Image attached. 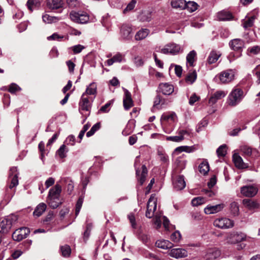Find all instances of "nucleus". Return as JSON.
I'll return each mask as SVG.
<instances>
[{"mask_svg": "<svg viewBox=\"0 0 260 260\" xmlns=\"http://www.w3.org/2000/svg\"><path fill=\"white\" fill-rule=\"evenodd\" d=\"M243 91L240 88H235L232 90L228 96V103L231 106H236L243 98Z\"/></svg>", "mask_w": 260, "mask_h": 260, "instance_id": "f257e3e1", "label": "nucleus"}, {"mask_svg": "<svg viewBox=\"0 0 260 260\" xmlns=\"http://www.w3.org/2000/svg\"><path fill=\"white\" fill-rule=\"evenodd\" d=\"M235 72L232 70H227L217 75L214 80L220 83L226 84L234 80Z\"/></svg>", "mask_w": 260, "mask_h": 260, "instance_id": "f03ea898", "label": "nucleus"}, {"mask_svg": "<svg viewBox=\"0 0 260 260\" xmlns=\"http://www.w3.org/2000/svg\"><path fill=\"white\" fill-rule=\"evenodd\" d=\"M183 51V49L179 45L174 43H170L166 45L163 48L161 49L160 52L162 53L172 55H176Z\"/></svg>", "mask_w": 260, "mask_h": 260, "instance_id": "7ed1b4c3", "label": "nucleus"}, {"mask_svg": "<svg viewBox=\"0 0 260 260\" xmlns=\"http://www.w3.org/2000/svg\"><path fill=\"white\" fill-rule=\"evenodd\" d=\"M92 101V98L86 96L85 94H82L79 103V111L89 112Z\"/></svg>", "mask_w": 260, "mask_h": 260, "instance_id": "20e7f679", "label": "nucleus"}, {"mask_svg": "<svg viewBox=\"0 0 260 260\" xmlns=\"http://www.w3.org/2000/svg\"><path fill=\"white\" fill-rule=\"evenodd\" d=\"M214 225L221 229H230L234 226V222L229 218L222 217L216 219L214 221Z\"/></svg>", "mask_w": 260, "mask_h": 260, "instance_id": "39448f33", "label": "nucleus"}, {"mask_svg": "<svg viewBox=\"0 0 260 260\" xmlns=\"http://www.w3.org/2000/svg\"><path fill=\"white\" fill-rule=\"evenodd\" d=\"M156 207L157 200L153 194H151L147 203L146 216L149 218H152L154 216Z\"/></svg>", "mask_w": 260, "mask_h": 260, "instance_id": "423d86ee", "label": "nucleus"}, {"mask_svg": "<svg viewBox=\"0 0 260 260\" xmlns=\"http://www.w3.org/2000/svg\"><path fill=\"white\" fill-rule=\"evenodd\" d=\"M71 19L75 22L79 23H86L89 21V16L85 13H78L72 11L70 12Z\"/></svg>", "mask_w": 260, "mask_h": 260, "instance_id": "0eeeda50", "label": "nucleus"}, {"mask_svg": "<svg viewBox=\"0 0 260 260\" xmlns=\"http://www.w3.org/2000/svg\"><path fill=\"white\" fill-rule=\"evenodd\" d=\"M18 175L19 172L17 167H13L10 169L9 178V180L10 182V184L9 185L10 189H12L18 185Z\"/></svg>", "mask_w": 260, "mask_h": 260, "instance_id": "6e6552de", "label": "nucleus"}, {"mask_svg": "<svg viewBox=\"0 0 260 260\" xmlns=\"http://www.w3.org/2000/svg\"><path fill=\"white\" fill-rule=\"evenodd\" d=\"M246 237L244 233L233 232L228 235L226 240L228 243L235 244L245 240Z\"/></svg>", "mask_w": 260, "mask_h": 260, "instance_id": "1a4fd4ad", "label": "nucleus"}, {"mask_svg": "<svg viewBox=\"0 0 260 260\" xmlns=\"http://www.w3.org/2000/svg\"><path fill=\"white\" fill-rule=\"evenodd\" d=\"M29 230L25 227L21 228L16 230L12 234V238L14 241H20L27 237L29 234Z\"/></svg>", "mask_w": 260, "mask_h": 260, "instance_id": "9d476101", "label": "nucleus"}, {"mask_svg": "<svg viewBox=\"0 0 260 260\" xmlns=\"http://www.w3.org/2000/svg\"><path fill=\"white\" fill-rule=\"evenodd\" d=\"M135 167L137 179L140 185H142L145 181L147 175L148 171L147 168L145 165H143L141 168L142 170H139V168L137 167V162L136 161L135 163Z\"/></svg>", "mask_w": 260, "mask_h": 260, "instance_id": "9b49d317", "label": "nucleus"}, {"mask_svg": "<svg viewBox=\"0 0 260 260\" xmlns=\"http://www.w3.org/2000/svg\"><path fill=\"white\" fill-rule=\"evenodd\" d=\"M229 45L233 50L238 52L239 54L237 55V57L241 55L242 50L244 47V42L243 40L239 39H233L230 41Z\"/></svg>", "mask_w": 260, "mask_h": 260, "instance_id": "f8f14e48", "label": "nucleus"}, {"mask_svg": "<svg viewBox=\"0 0 260 260\" xmlns=\"http://www.w3.org/2000/svg\"><path fill=\"white\" fill-rule=\"evenodd\" d=\"M173 185L174 189L177 191L184 189L186 186L184 176L183 175H178L173 178Z\"/></svg>", "mask_w": 260, "mask_h": 260, "instance_id": "ddd939ff", "label": "nucleus"}, {"mask_svg": "<svg viewBox=\"0 0 260 260\" xmlns=\"http://www.w3.org/2000/svg\"><path fill=\"white\" fill-rule=\"evenodd\" d=\"M258 189L254 185H246L241 188V193L247 197H253L256 195Z\"/></svg>", "mask_w": 260, "mask_h": 260, "instance_id": "4468645a", "label": "nucleus"}, {"mask_svg": "<svg viewBox=\"0 0 260 260\" xmlns=\"http://www.w3.org/2000/svg\"><path fill=\"white\" fill-rule=\"evenodd\" d=\"M178 136L167 137V141H173L175 142H180L184 139V136H190L189 131L185 129L179 130L178 132Z\"/></svg>", "mask_w": 260, "mask_h": 260, "instance_id": "2eb2a0df", "label": "nucleus"}, {"mask_svg": "<svg viewBox=\"0 0 260 260\" xmlns=\"http://www.w3.org/2000/svg\"><path fill=\"white\" fill-rule=\"evenodd\" d=\"M169 255L172 257L178 259L186 257L187 252L184 249L174 248L170 250Z\"/></svg>", "mask_w": 260, "mask_h": 260, "instance_id": "dca6fc26", "label": "nucleus"}, {"mask_svg": "<svg viewBox=\"0 0 260 260\" xmlns=\"http://www.w3.org/2000/svg\"><path fill=\"white\" fill-rule=\"evenodd\" d=\"M174 90L173 85L168 83H160L158 86V91L165 95H170Z\"/></svg>", "mask_w": 260, "mask_h": 260, "instance_id": "f3484780", "label": "nucleus"}, {"mask_svg": "<svg viewBox=\"0 0 260 260\" xmlns=\"http://www.w3.org/2000/svg\"><path fill=\"white\" fill-rule=\"evenodd\" d=\"M132 29L131 26L127 24H123L120 28V34L124 39L128 40L132 38Z\"/></svg>", "mask_w": 260, "mask_h": 260, "instance_id": "a211bd4d", "label": "nucleus"}, {"mask_svg": "<svg viewBox=\"0 0 260 260\" xmlns=\"http://www.w3.org/2000/svg\"><path fill=\"white\" fill-rule=\"evenodd\" d=\"M220 251L216 248L209 249L205 256L207 260H213L220 256Z\"/></svg>", "mask_w": 260, "mask_h": 260, "instance_id": "6ab92c4d", "label": "nucleus"}, {"mask_svg": "<svg viewBox=\"0 0 260 260\" xmlns=\"http://www.w3.org/2000/svg\"><path fill=\"white\" fill-rule=\"evenodd\" d=\"M12 224V219L10 217L5 218L0 222V232L7 233L11 229Z\"/></svg>", "mask_w": 260, "mask_h": 260, "instance_id": "aec40b11", "label": "nucleus"}, {"mask_svg": "<svg viewBox=\"0 0 260 260\" xmlns=\"http://www.w3.org/2000/svg\"><path fill=\"white\" fill-rule=\"evenodd\" d=\"M123 106L126 110H128L134 105L132 99L131 98V93L126 89L124 91V97L123 98Z\"/></svg>", "mask_w": 260, "mask_h": 260, "instance_id": "412c9836", "label": "nucleus"}, {"mask_svg": "<svg viewBox=\"0 0 260 260\" xmlns=\"http://www.w3.org/2000/svg\"><path fill=\"white\" fill-rule=\"evenodd\" d=\"M243 204L246 208L250 210L258 209L260 207V205L257 202L249 199H244Z\"/></svg>", "mask_w": 260, "mask_h": 260, "instance_id": "4be33fe9", "label": "nucleus"}, {"mask_svg": "<svg viewBox=\"0 0 260 260\" xmlns=\"http://www.w3.org/2000/svg\"><path fill=\"white\" fill-rule=\"evenodd\" d=\"M224 207L223 204H218L214 206L208 205L204 209L206 214H214L220 211Z\"/></svg>", "mask_w": 260, "mask_h": 260, "instance_id": "5701e85b", "label": "nucleus"}, {"mask_svg": "<svg viewBox=\"0 0 260 260\" xmlns=\"http://www.w3.org/2000/svg\"><path fill=\"white\" fill-rule=\"evenodd\" d=\"M226 94V93L222 90H218L216 91L210 97L209 102L210 104H214L219 100L224 98Z\"/></svg>", "mask_w": 260, "mask_h": 260, "instance_id": "b1692460", "label": "nucleus"}, {"mask_svg": "<svg viewBox=\"0 0 260 260\" xmlns=\"http://www.w3.org/2000/svg\"><path fill=\"white\" fill-rule=\"evenodd\" d=\"M233 161L235 166L239 169H244L248 167V165L244 162L242 157L237 154H234L233 156Z\"/></svg>", "mask_w": 260, "mask_h": 260, "instance_id": "393cba45", "label": "nucleus"}, {"mask_svg": "<svg viewBox=\"0 0 260 260\" xmlns=\"http://www.w3.org/2000/svg\"><path fill=\"white\" fill-rule=\"evenodd\" d=\"M61 192V186L58 184H56L53 187L49 190L47 197L60 198Z\"/></svg>", "mask_w": 260, "mask_h": 260, "instance_id": "a878e982", "label": "nucleus"}, {"mask_svg": "<svg viewBox=\"0 0 260 260\" xmlns=\"http://www.w3.org/2000/svg\"><path fill=\"white\" fill-rule=\"evenodd\" d=\"M185 0H171L170 4L173 8L182 10L185 9Z\"/></svg>", "mask_w": 260, "mask_h": 260, "instance_id": "bb28decb", "label": "nucleus"}, {"mask_svg": "<svg viewBox=\"0 0 260 260\" xmlns=\"http://www.w3.org/2000/svg\"><path fill=\"white\" fill-rule=\"evenodd\" d=\"M47 203L49 206L53 208H57L62 203L60 198L47 197Z\"/></svg>", "mask_w": 260, "mask_h": 260, "instance_id": "cd10ccee", "label": "nucleus"}, {"mask_svg": "<svg viewBox=\"0 0 260 260\" xmlns=\"http://www.w3.org/2000/svg\"><path fill=\"white\" fill-rule=\"evenodd\" d=\"M155 245L163 249L171 248L173 246V244L171 242L166 240H157L155 243Z\"/></svg>", "mask_w": 260, "mask_h": 260, "instance_id": "c85d7f7f", "label": "nucleus"}, {"mask_svg": "<svg viewBox=\"0 0 260 260\" xmlns=\"http://www.w3.org/2000/svg\"><path fill=\"white\" fill-rule=\"evenodd\" d=\"M217 17L218 20L221 21L230 20L233 18L232 13L226 11H222L218 13Z\"/></svg>", "mask_w": 260, "mask_h": 260, "instance_id": "c756f323", "label": "nucleus"}, {"mask_svg": "<svg viewBox=\"0 0 260 260\" xmlns=\"http://www.w3.org/2000/svg\"><path fill=\"white\" fill-rule=\"evenodd\" d=\"M175 114L174 113L171 114H164L162 115L160 120L162 124H165L167 122L171 123L175 121Z\"/></svg>", "mask_w": 260, "mask_h": 260, "instance_id": "7c9ffc66", "label": "nucleus"}, {"mask_svg": "<svg viewBox=\"0 0 260 260\" xmlns=\"http://www.w3.org/2000/svg\"><path fill=\"white\" fill-rule=\"evenodd\" d=\"M47 5L52 9H57L61 8L62 2L61 0H47Z\"/></svg>", "mask_w": 260, "mask_h": 260, "instance_id": "2f4dec72", "label": "nucleus"}, {"mask_svg": "<svg viewBox=\"0 0 260 260\" xmlns=\"http://www.w3.org/2000/svg\"><path fill=\"white\" fill-rule=\"evenodd\" d=\"M46 208L47 206L45 203H42L39 204L34 211V215L37 217L40 216L45 212Z\"/></svg>", "mask_w": 260, "mask_h": 260, "instance_id": "473e14b6", "label": "nucleus"}, {"mask_svg": "<svg viewBox=\"0 0 260 260\" xmlns=\"http://www.w3.org/2000/svg\"><path fill=\"white\" fill-rule=\"evenodd\" d=\"M197 58V53L194 50L191 51L186 56L187 64L190 67L194 66V62Z\"/></svg>", "mask_w": 260, "mask_h": 260, "instance_id": "72a5a7b5", "label": "nucleus"}, {"mask_svg": "<svg viewBox=\"0 0 260 260\" xmlns=\"http://www.w3.org/2000/svg\"><path fill=\"white\" fill-rule=\"evenodd\" d=\"M200 172L204 175H206L209 171V165L207 160H204L199 166Z\"/></svg>", "mask_w": 260, "mask_h": 260, "instance_id": "f704fd0d", "label": "nucleus"}, {"mask_svg": "<svg viewBox=\"0 0 260 260\" xmlns=\"http://www.w3.org/2000/svg\"><path fill=\"white\" fill-rule=\"evenodd\" d=\"M96 93V85L94 83H92L89 85L83 94H85L86 96H89V95H95Z\"/></svg>", "mask_w": 260, "mask_h": 260, "instance_id": "c9c22d12", "label": "nucleus"}, {"mask_svg": "<svg viewBox=\"0 0 260 260\" xmlns=\"http://www.w3.org/2000/svg\"><path fill=\"white\" fill-rule=\"evenodd\" d=\"M123 57L120 53H117L112 58L106 61L107 64L109 66L112 65L114 62H120L122 61Z\"/></svg>", "mask_w": 260, "mask_h": 260, "instance_id": "e433bc0d", "label": "nucleus"}, {"mask_svg": "<svg viewBox=\"0 0 260 260\" xmlns=\"http://www.w3.org/2000/svg\"><path fill=\"white\" fill-rule=\"evenodd\" d=\"M149 30L148 29H142L140 30L135 36L137 40H141L145 39L149 34Z\"/></svg>", "mask_w": 260, "mask_h": 260, "instance_id": "4c0bfd02", "label": "nucleus"}, {"mask_svg": "<svg viewBox=\"0 0 260 260\" xmlns=\"http://www.w3.org/2000/svg\"><path fill=\"white\" fill-rule=\"evenodd\" d=\"M230 210L233 216H237L239 213V209L238 203L234 201L230 204Z\"/></svg>", "mask_w": 260, "mask_h": 260, "instance_id": "58836bf2", "label": "nucleus"}, {"mask_svg": "<svg viewBox=\"0 0 260 260\" xmlns=\"http://www.w3.org/2000/svg\"><path fill=\"white\" fill-rule=\"evenodd\" d=\"M220 56V54H217L215 51H211L208 58V62L209 64L215 63L217 61Z\"/></svg>", "mask_w": 260, "mask_h": 260, "instance_id": "ea45409f", "label": "nucleus"}, {"mask_svg": "<svg viewBox=\"0 0 260 260\" xmlns=\"http://www.w3.org/2000/svg\"><path fill=\"white\" fill-rule=\"evenodd\" d=\"M42 19L44 22L47 23L56 22L60 20L58 17L51 16L48 14L43 15Z\"/></svg>", "mask_w": 260, "mask_h": 260, "instance_id": "a19ab883", "label": "nucleus"}, {"mask_svg": "<svg viewBox=\"0 0 260 260\" xmlns=\"http://www.w3.org/2000/svg\"><path fill=\"white\" fill-rule=\"evenodd\" d=\"M139 18L141 21L149 22L151 19V13L149 11L143 12L140 14Z\"/></svg>", "mask_w": 260, "mask_h": 260, "instance_id": "79ce46f5", "label": "nucleus"}, {"mask_svg": "<svg viewBox=\"0 0 260 260\" xmlns=\"http://www.w3.org/2000/svg\"><path fill=\"white\" fill-rule=\"evenodd\" d=\"M185 4V9H187L190 12H194L198 9V5L196 2L188 1L186 2Z\"/></svg>", "mask_w": 260, "mask_h": 260, "instance_id": "37998d69", "label": "nucleus"}, {"mask_svg": "<svg viewBox=\"0 0 260 260\" xmlns=\"http://www.w3.org/2000/svg\"><path fill=\"white\" fill-rule=\"evenodd\" d=\"M241 152L246 156H250L252 155V151L254 150L251 147L247 145H243L240 147Z\"/></svg>", "mask_w": 260, "mask_h": 260, "instance_id": "c03bdc74", "label": "nucleus"}, {"mask_svg": "<svg viewBox=\"0 0 260 260\" xmlns=\"http://www.w3.org/2000/svg\"><path fill=\"white\" fill-rule=\"evenodd\" d=\"M197 77V73L195 71H194L188 74L185 78V81L188 83L192 84L196 81Z\"/></svg>", "mask_w": 260, "mask_h": 260, "instance_id": "a18cd8bd", "label": "nucleus"}, {"mask_svg": "<svg viewBox=\"0 0 260 260\" xmlns=\"http://www.w3.org/2000/svg\"><path fill=\"white\" fill-rule=\"evenodd\" d=\"M206 199L202 197H198L193 198L191 201V204L193 206H198L205 203Z\"/></svg>", "mask_w": 260, "mask_h": 260, "instance_id": "49530a36", "label": "nucleus"}, {"mask_svg": "<svg viewBox=\"0 0 260 260\" xmlns=\"http://www.w3.org/2000/svg\"><path fill=\"white\" fill-rule=\"evenodd\" d=\"M60 250L61 252L62 255L63 257H69L71 252V249L70 247L68 245H65L60 247Z\"/></svg>", "mask_w": 260, "mask_h": 260, "instance_id": "de8ad7c7", "label": "nucleus"}, {"mask_svg": "<svg viewBox=\"0 0 260 260\" xmlns=\"http://www.w3.org/2000/svg\"><path fill=\"white\" fill-rule=\"evenodd\" d=\"M39 5L38 0H28L26 5L28 9L31 12Z\"/></svg>", "mask_w": 260, "mask_h": 260, "instance_id": "09e8293b", "label": "nucleus"}, {"mask_svg": "<svg viewBox=\"0 0 260 260\" xmlns=\"http://www.w3.org/2000/svg\"><path fill=\"white\" fill-rule=\"evenodd\" d=\"M92 227V225L91 223H88L86 225V230L84 231V234H83V239H84V241L85 242L87 241V240H88V239L90 236Z\"/></svg>", "mask_w": 260, "mask_h": 260, "instance_id": "8fccbe9b", "label": "nucleus"}, {"mask_svg": "<svg viewBox=\"0 0 260 260\" xmlns=\"http://www.w3.org/2000/svg\"><path fill=\"white\" fill-rule=\"evenodd\" d=\"M185 151L187 152H191L192 151V148L187 146H182L177 147L174 151L175 153H180Z\"/></svg>", "mask_w": 260, "mask_h": 260, "instance_id": "3c124183", "label": "nucleus"}, {"mask_svg": "<svg viewBox=\"0 0 260 260\" xmlns=\"http://www.w3.org/2000/svg\"><path fill=\"white\" fill-rule=\"evenodd\" d=\"M216 153L218 157L224 156L226 153V145H221L216 150Z\"/></svg>", "mask_w": 260, "mask_h": 260, "instance_id": "603ef678", "label": "nucleus"}, {"mask_svg": "<svg viewBox=\"0 0 260 260\" xmlns=\"http://www.w3.org/2000/svg\"><path fill=\"white\" fill-rule=\"evenodd\" d=\"M100 123H95L92 126L90 130L86 133V136L87 137H91L95 133L96 131L100 129Z\"/></svg>", "mask_w": 260, "mask_h": 260, "instance_id": "864d4df0", "label": "nucleus"}, {"mask_svg": "<svg viewBox=\"0 0 260 260\" xmlns=\"http://www.w3.org/2000/svg\"><path fill=\"white\" fill-rule=\"evenodd\" d=\"M256 17L255 15H253L251 16L248 19L246 20L243 24L244 27L246 28L252 26L254 20Z\"/></svg>", "mask_w": 260, "mask_h": 260, "instance_id": "5fc2aeb1", "label": "nucleus"}, {"mask_svg": "<svg viewBox=\"0 0 260 260\" xmlns=\"http://www.w3.org/2000/svg\"><path fill=\"white\" fill-rule=\"evenodd\" d=\"M137 3V0H132L127 5L126 7L123 10V13H126L129 12L134 9L136 4Z\"/></svg>", "mask_w": 260, "mask_h": 260, "instance_id": "6e6d98bb", "label": "nucleus"}, {"mask_svg": "<svg viewBox=\"0 0 260 260\" xmlns=\"http://www.w3.org/2000/svg\"><path fill=\"white\" fill-rule=\"evenodd\" d=\"M171 239L174 242L177 243L181 239V234L179 231H175L171 235Z\"/></svg>", "mask_w": 260, "mask_h": 260, "instance_id": "4d7b16f0", "label": "nucleus"}, {"mask_svg": "<svg viewBox=\"0 0 260 260\" xmlns=\"http://www.w3.org/2000/svg\"><path fill=\"white\" fill-rule=\"evenodd\" d=\"M68 151L66 150V146L64 145H62L57 151V154L60 158H64L66 156V152Z\"/></svg>", "mask_w": 260, "mask_h": 260, "instance_id": "13d9d810", "label": "nucleus"}, {"mask_svg": "<svg viewBox=\"0 0 260 260\" xmlns=\"http://www.w3.org/2000/svg\"><path fill=\"white\" fill-rule=\"evenodd\" d=\"M83 200L82 198H80L77 202L76 205V209H75V214L76 216H77L79 214L80 209L81 208L82 204H83Z\"/></svg>", "mask_w": 260, "mask_h": 260, "instance_id": "bf43d9fd", "label": "nucleus"}, {"mask_svg": "<svg viewBox=\"0 0 260 260\" xmlns=\"http://www.w3.org/2000/svg\"><path fill=\"white\" fill-rule=\"evenodd\" d=\"M128 218L131 224V226L133 229L137 228V224L136 222V219L135 215L133 213H130L128 215Z\"/></svg>", "mask_w": 260, "mask_h": 260, "instance_id": "052dcab7", "label": "nucleus"}, {"mask_svg": "<svg viewBox=\"0 0 260 260\" xmlns=\"http://www.w3.org/2000/svg\"><path fill=\"white\" fill-rule=\"evenodd\" d=\"M84 48L83 46L79 44L72 47L71 49L74 54H77L80 53Z\"/></svg>", "mask_w": 260, "mask_h": 260, "instance_id": "680f3d73", "label": "nucleus"}, {"mask_svg": "<svg viewBox=\"0 0 260 260\" xmlns=\"http://www.w3.org/2000/svg\"><path fill=\"white\" fill-rule=\"evenodd\" d=\"M253 73L256 76L257 80L256 83L257 84H260V65H258L253 70Z\"/></svg>", "mask_w": 260, "mask_h": 260, "instance_id": "e2e57ef3", "label": "nucleus"}, {"mask_svg": "<svg viewBox=\"0 0 260 260\" xmlns=\"http://www.w3.org/2000/svg\"><path fill=\"white\" fill-rule=\"evenodd\" d=\"M20 88L16 84L12 83L9 86L8 91L11 93H14L16 91L20 90Z\"/></svg>", "mask_w": 260, "mask_h": 260, "instance_id": "0e129e2a", "label": "nucleus"}, {"mask_svg": "<svg viewBox=\"0 0 260 260\" xmlns=\"http://www.w3.org/2000/svg\"><path fill=\"white\" fill-rule=\"evenodd\" d=\"M40 151L41 152V158L42 160L44 157L45 145L43 142H40L38 146Z\"/></svg>", "mask_w": 260, "mask_h": 260, "instance_id": "69168bd1", "label": "nucleus"}, {"mask_svg": "<svg viewBox=\"0 0 260 260\" xmlns=\"http://www.w3.org/2000/svg\"><path fill=\"white\" fill-rule=\"evenodd\" d=\"M177 166L179 167H180V170H183L185 168V165L186 164V160H182L180 158H178L176 160Z\"/></svg>", "mask_w": 260, "mask_h": 260, "instance_id": "338daca9", "label": "nucleus"}, {"mask_svg": "<svg viewBox=\"0 0 260 260\" xmlns=\"http://www.w3.org/2000/svg\"><path fill=\"white\" fill-rule=\"evenodd\" d=\"M248 50L251 53L253 54H257L260 52V47L258 46H253L248 49Z\"/></svg>", "mask_w": 260, "mask_h": 260, "instance_id": "774afa93", "label": "nucleus"}]
</instances>
